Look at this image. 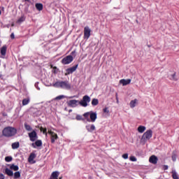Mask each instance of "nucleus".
<instances>
[{"label":"nucleus","mask_w":179,"mask_h":179,"mask_svg":"<svg viewBox=\"0 0 179 179\" xmlns=\"http://www.w3.org/2000/svg\"><path fill=\"white\" fill-rule=\"evenodd\" d=\"M53 87H57L59 89H65L66 90H70L71 84L68 81H57L52 84Z\"/></svg>","instance_id":"1"},{"label":"nucleus","mask_w":179,"mask_h":179,"mask_svg":"<svg viewBox=\"0 0 179 179\" xmlns=\"http://www.w3.org/2000/svg\"><path fill=\"white\" fill-rule=\"evenodd\" d=\"M17 132V130L15 127H8L3 129V135L7 138H10V136H15Z\"/></svg>","instance_id":"2"},{"label":"nucleus","mask_w":179,"mask_h":179,"mask_svg":"<svg viewBox=\"0 0 179 179\" xmlns=\"http://www.w3.org/2000/svg\"><path fill=\"white\" fill-rule=\"evenodd\" d=\"M153 135V131L151 129L147 130L142 136L141 143L145 145Z\"/></svg>","instance_id":"3"},{"label":"nucleus","mask_w":179,"mask_h":179,"mask_svg":"<svg viewBox=\"0 0 179 179\" xmlns=\"http://www.w3.org/2000/svg\"><path fill=\"white\" fill-rule=\"evenodd\" d=\"M77 121H83V122H90V112H87L82 115H77L76 117Z\"/></svg>","instance_id":"4"},{"label":"nucleus","mask_w":179,"mask_h":179,"mask_svg":"<svg viewBox=\"0 0 179 179\" xmlns=\"http://www.w3.org/2000/svg\"><path fill=\"white\" fill-rule=\"evenodd\" d=\"M90 100V97L89 96L85 95L83 96V100L79 101L80 105L82 106V107H87V103H89Z\"/></svg>","instance_id":"5"},{"label":"nucleus","mask_w":179,"mask_h":179,"mask_svg":"<svg viewBox=\"0 0 179 179\" xmlns=\"http://www.w3.org/2000/svg\"><path fill=\"white\" fill-rule=\"evenodd\" d=\"M28 136L31 142H35V141H37L38 138V136H37V132H36V131L34 130L29 133Z\"/></svg>","instance_id":"6"},{"label":"nucleus","mask_w":179,"mask_h":179,"mask_svg":"<svg viewBox=\"0 0 179 179\" xmlns=\"http://www.w3.org/2000/svg\"><path fill=\"white\" fill-rule=\"evenodd\" d=\"M72 61H73V57L69 55L62 60V64L64 65H68V64H71Z\"/></svg>","instance_id":"7"},{"label":"nucleus","mask_w":179,"mask_h":179,"mask_svg":"<svg viewBox=\"0 0 179 179\" xmlns=\"http://www.w3.org/2000/svg\"><path fill=\"white\" fill-rule=\"evenodd\" d=\"M78 69V65H76L73 67L69 68L66 70L65 76H68V75H71V73H73L75 71Z\"/></svg>","instance_id":"8"},{"label":"nucleus","mask_w":179,"mask_h":179,"mask_svg":"<svg viewBox=\"0 0 179 179\" xmlns=\"http://www.w3.org/2000/svg\"><path fill=\"white\" fill-rule=\"evenodd\" d=\"M67 104L69 107H77V106H79L80 102L76 99H73L67 101Z\"/></svg>","instance_id":"9"},{"label":"nucleus","mask_w":179,"mask_h":179,"mask_svg":"<svg viewBox=\"0 0 179 179\" xmlns=\"http://www.w3.org/2000/svg\"><path fill=\"white\" fill-rule=\"evenodd\" d=\"M48 134L51 136L52 143H54V142H55V141H57V139H58V135H57V134L52 131L51 130L48 131Z\"/></svg>","instance_id":"10"},{"label":"nucleus","mask_w":179,"mask_h":179,"mask_svg":"<svg viewBox=\"0 0 179 179\" xmlns=\"http://www.w3.org/2000/svg\"><path fill=\"white\" fill-rule=\"evenodd\" d=\"M90 37V29L89 27H86L84 29V38L85 40H88Z\"/></svg>","instance_id":"11"},{"label":"nucleus","mask_w":179,"mask_h":179,"mask_svg":"<svg viewBox=\"0 0 179 179\" xmlns=\"http://www.w3.org/2000/svg\"><path fill=\"white\" fill-rule=\"evenodd\" d=\"M96 120H97V113L96 112H90V122H96Z\"/></svg>","instance_id":"12"},{"label":"nucleus","mask_w":179,"mask_h":179,"mask_svg":"<svg viewBox=\"0 0 179 179\" xmlns=\"http://www.w3.org/2000/svg\"><path fill=\"white\" fill-rule=\"evenodd\" d=\"M138 101H138V99H136L131 100L129 103L130 108H135V107H136L138 106Z\"/></svg>","instance_id":"13"},{"label":"nucleus","mask_w":179,"mask_h":179,"mask_svg":"<svg viewBox=\"0 0 179 179\" xmlns=\"http://www.w3.org/2000/svg\"><path fill=\"white\" fill-rule=\"evenodd\" d=\"M120 85H122V86H127V85H129L131 83V79H122L120 80Z\"/></svg>","instance_id":"14"},{"label":"nucleus","mask_w":179,"mask_h":179,"mask_svg":"<svg viewBox=\"0 0 179 179\" xmlns=\"http://www.w3.org/2000/svg\"><path fill=\"white\" fill-rule=\"evenodd\" d=\"M31 145L34 147V148H36V146H37L38 148H40V146H42L43 145V142L41 141V140H38L36 141L35 143H33L31 144Z\"/></svg>","instance_id":"15"},{"label":"nucleus","mask_w":179,"mask_h":179,"mask_svg":"<svg viewBox=\"0 0 179 179\" xmlns=\"http://www.w3.org/2000/svg\"><path fill=\"white\" fill-rule=\"evenodd\" d=\"M6 45H3L1 50H0V52H1V55L3 56V57H5L6 55Z\"/></svg>","instance_id":"16"},{"label":"nucleus","mask_w":179,"mask_h":179,"mask_svg":"<svg viewBox=\"0 0 179 179\" xmlns=\"http://www.w3.org/2000/svg\"><path fill=\"white\" fill-rule=\"evenodd\" d=\"M138 131L140 134H143V132H145V131H146V127L145 126H139L138 127Z\"/></svg>","instance_id":"17"},{"label":"nucleus","mask_w":179,"mask_h":179,"mask_svg":"<svg viewBox=\"0 0 179 179\" xmlns=\"http://www.w3.org/2000/svg\"><path fill=\"white\" fill-rule=\"evenodd\" d=\"M157 157H150L149 159L150 163H152V164H157Z\"/></svg>","instance_id":"18"},{"label":"nucleus","mask_w":179,"mask_h":179,"mask_svg":"<svg viewBox=\"0 0 179 179\" xmlns=\"http://www.w3.org/2000/svg\"><path fill=\"white\" fill-rule=\"evenodd\" d=\"M5 173L6 174H7V176H9L10 177H12V176H13V171L8 168L5 169Z\"/></svg>","instance_id":"19"},{"label":"nucleus","mask_w":179,"mask_h":179,"mask_svg":"<svg viewBox=\"0 0 179 179\" xmlns=\"http://www.w3.org/2000/svg\"><path fill=\"white\" fill-rule=\"evenodd\" d=\"M24 128L26 131H28L29 132H30L31 131H33V128H31V126L27 124V123H24Z\"/></svg>","instance_id":"20"},{"label":"nucleus","mask_w":179,"mask_h":179,"mask_svg":"<svg viewBox=\"0 0 179 179\" xmlns=\"http://www.w3.org/2000/svg\"><path fill=\"white\" fill-rule=\"evenodd\" d=\"M35 6L37 10H43V4L42 3H36Z\"/></svg>","instance_id":"21"},{"label":"nucleus","mask_w":179,"mask_h":179,"mask_svg":"<svg viewBox=\"0 0 179 179\" xmlns=\"http://www.w3.org/2000/svg\"><path fill=\"white\" fill-rule=\"evenodd\" d=\"M10 169H11V170H14V171H17V170H19V166H17V165L13 164L10 166Z\"/></svg>","instance_id":"22"},{"label":"nucleus","mask_w":179,"mask_h":179,"mask_svg":"<svg viewBox=\"0 0 179 179\" xmlns=\"http://www.w3.org/2000/svg\"><path fill=\"white\" fill-rule=\"evenodd\" d=\"M30 103V99H24L22 100V106H27Z\"/></svg>","instance_id":"23"},{"label":"nucleus","mask_w":179,"mask_h":179,"mask_svg":"<svg viewBox=\"0 0 179 179\" xmlns=\"http://www.w3.org/2000/svg\"><path fill=\"white\" fill-rule=\"evenodd\" d=\"M28 162L30 164H34V163H36V159H34V157H29Z\"/></svg>","instance_id":"24"},{"label":"nucleus","mask_w":179,"mask_h":179,"mask_svg":"<svg viewBox=\"0 0 179 179\" xmlns=\"http://www.w3.org/2000/svg\"><path fill=\"white\" fill-rule=\"evenodd\" d=\"M20 146L19 142H15L12 144L13 149H17Z\"/></svg>","instance_id":"25"},{"label":"nucleus","mask_w":179,"mask_h":179,"mask_svg":"<svg viewBox=\"0 0 179 179\" xmlns=\"http://www.w3.org/2000/svg\"><path fill=\"white\" fill-rule=\"evenodd\" d=\"M172 178L173 179H179L178 175H177L176 171H172Z\"/></svg>","instance_id":"26"},{"label":"nucleus","mask_w":179,"mask_h":179,"mask_svg":"<svg viewBox=\"0 0 179 179\" xmlns=\"http://www.w3.org/2000/svg\"><path fill=\"white\" fill-rule=\"evenodd\" d=\"M92 106H97V104H99V99H92Z\"/></svg>","instance_id":"27"},{"label":"nucleus","mask_w":179,"mask_h":179,"mask_svg":"<svg viewBox=\"0 0 179 179\" xmlns=\"http://www.w3.org/2000/svg\"><path fill=\"white\" fill-rule=\"evenodd\" d=\"M169 78L171 80H177V78L176 77V73H173L172 75L169 76Z\"/></svg>","instance_id":"28"},{"label":"nucleus","mask_w":179,"mask_h":179,"mask_svg":"<svg viewBox=\"0 0 179 179\" xmlns=\"http://www.w3.org/2000/svg\"><path fill=\"white\" fill-rule=\"evenodd\" d=\"M65 95H59L58 96H57L55 100H62V99H65Z\"/></svg>","instance_id":"29"},{"label":"nucleus","mask_w":179,"mask_h":179,"mask_svg":"<svg viewBox=\"0 0 179 179\" xmlns=\"http://www.w3.org/2000/svg\"><path fill=\"white\" fill-rule=\"evenodd\" d=\"M14 177L15 178H20V172L17 171L14 173Z\"/></svg>","instance_id":"30"},{"label":"nucleus","mask_w":179,"mask_h":179,"mask_svg":"<svg viewBox=\"0 0 179 179\" xmlns=\"http://www.w3.org/2000/svg\"><path fill=\"white\" fill-rule=\"evenodd\" d=\"M25 18L24 16L21 17L20 18H19V20H17V23H22V22H24Z\"/></svg>","instance_id":"31"},{"label":"nucleus","mask_w":179,"mask_h":179,"mask_svg":"<svg viewBox=\"0 0 179 179\" xmlns=\"http://www.w3.org/2000/svg\"><path fill=\"white\" fill-rule=\"evenodd\" d=\"M103 113H106V114H108V113H110L108 108H103Z\"/></svg>","instance_id":"32"},{"label":"nucleus","mask_w":179,"mask_h":179,"mask_svg":"<svg viewBox=\"0 0 179 179\" xmlns=\"http://www.w3.org/2000/svg\"><path fill=\"white\" fill-rule=\"evenodd\" d=\"M90 130L91 131H96V126L94 124H92L90 127Z\"/></svg>","instance_id":"33"},{"label":"nucleus","mask_w":179,"mask_h":179,"mask_svg":"<svg viewBox=\"0 0 179 179\" xmlns=\"http://www.w3.org/2000/svg\"><path fill=\"white\" fill-rule=\"evenodd\" d=\"M6 162H12V157H6L5 158Z\"/></svg>","instance_id":"34"},{"label":"nucleus","mask_w":179,"mask_h":179,"mask_svg":"<svg viewBox=\"0 0 179 179\" xmlns=\"http://www.w3.org/2000/svg\"><path fill=\"white\" fill-rule=\"evenodd\" d=\"M131 162H136V157H129Z\"/></svg>","instance_id":"35"},{"label":"nucleus","mask_w":179,"mask_h":179,"mask_svg":"<svg viewBox=\"0 0 179 179\" xmlns=\"http://www.w3.org/2000/svg\"><path fill=\"white\" fill-rule=\"evenodd\" d=\"M29 157H36V154L31 153V154L29 155Z\"/></svg>","instance_id":"36"},{"label":"nucleus","mask_w":179,"mask_h":179,"mask_svg":"<svg viewBox=\"0 0 179 179\" xmlns=\"http://www.w3.org/2000/svg\"><path fill=\"white\" fill-rule=\"evenodd\" d=\"M164 170H169V166L164 165Z\"/></svg>","instance_id":"37"},{"label":"nucleus","mask_w":179,"mask_h":179,"mask_svg":"<svg viewBox=\"0 0 179 179\" xmlns=\"http://www.w3.org/2000/svg\"><path fill=\"white\" fill-rule=\"evenodd\" d=\"M0 179H5L3 174H0Z\"/></svg>","instance_id":"38"},{"label":"nucleus","mask_w":179,"mask_h":179,"mask_svg":"<svg viewBox=\"0 0 179 179\" xmlns=\"http://www.w3.org/2000/svg\"><path fill=\"white\" fill-rule=\"evenodd\" d=\"M122 157H128V153L124 154Z\"/></svg>","instance_id":"39"},{"label":"nucleus","mask_w":179,"mask_h":179,"mask_svg":"<svg viewBox=\"0 0 179 179\" xmlns=\"http://www.w3.org/2000/svg\"><path fill=\"white\" fill-rule=\"evenodd\" d=\"M10 38H15V34H11Z\"/></svg>","instance_id":"40"},{"label":"nucleus","mask_w":179,"mask_h":179,"mask_svg":"<svg viewBox=\"0 0 179 179\" xmlns=\"http://www.w3.org/2000/svg\"><path fill=\"white\" fill-rule=\"evenodd\" d=\"M43 134H47V129H43Z\"/></svg>","instance_id":"41"},{"label":"nucleus","mask_w":179,"mask_h":179,"mask_svg":"<svg viewBox=\"0 0 179 179\" xmlns=\"http://www.w3.org/2000/svg\"><path fill=\"white\" fill-rule=\"evenodd\" d=\"M43 130H44V128H43V127H41V128H40V131H43Z\"/></svg>","instance_id":"42"},{"label":"nucleus","mask_w":179,"mask_h":179,"mask_svg":"<svg viewBox=\"0 0 179 179\" xmlns=\"http://www.w3.org/2000/svg\"><path fill=\"white\" fill-rule=\"evenodd\" d=\"M86 128H87V131H90V129H89V126H87Z\"/></svg>","instance_id":"43"},{"label":"nucleus","mask_w":179,"mask_h":179,"mask_svg":"<svg viewBox=\"0 0 179 179\" xmlns=\"http://www.w3.org/2000/svg\"><path fill=\"white\" fill-rule=\"evenodd\" d=\"M150 157H156V155H152Z\"/></svg>","instance_id":"44"},{"label":"nucleus","mask_w":179,"mask_h":179,"mask_svg":"<svg viewBox=\"0 0 179 179\" xmlns=\"http://www.w3.org/2000/svg\"><path fill=\"white\" fill-rule=\"evenodd\" d=\"M173 162H176V158H173Z\"/></svg>","instance_id":"45"},{"label":"nucleus","mask_w":179,"mask_h":179,"mask_svg":"<svg viewBox=\"0 0 179 179\" xmlns=\"http://www.w3.org/2000/svg\"><path fill=\"white\" fill-rule=\"evenodd\" d=\"M69 99H73V96H70Z\"/></svg>","instance_id":"46"},{"label":"nucleus","mask_w":179,"mask_h":179,"mask_svg":"<svg viewBox=\"0 0 179 179\" xmlns=\"http://www.w3.org/2000/svg\"><path fill=\"white\" fill-rule=\"evenodd\" d=\"M71 54H75V51L72 52Z\"/></svg>","instance_id":"47"},{"label":"nucleus","mask_w":179,"mask_h":179,"mask_svg":"<svg viewBox=\"0 0 179 179\" xmlns=\"http://www.w3.org/2000/svg\"><path fill=\"white\" fill-rule=\"evenodd\" d=\"M38 90H40V87H37Z\"/></svg>","instance_id":"48"},{"label":"nucleus","mask_w":179,"mask_h":179,"mask_svg":"<svg viewBox=\"0 0 179 179\" xmlns=\"http://www.w3.org/2000/svg\"><path fill=\"white\" fill-rule=\"evenodd\" d=\"M124 159H128V157H124Z\"/></svg>","instance_id":"49"},{"label":"nucleus","mask_w":179,"mask_h":179,"mask_svg":"<svg viewBox=\"0 0 179 179\" xmlns=\"http://www.w3.org/2000/svg\"><path fill=\"white\" fill-rule=\"evenodd\" d=\"M35 86H37V84H35Z\"/></svg>","instance_id":"50"},{"label":"nucleus","mask_w":179,"mask_h":179,"mask_svg":"<svg viewBox=\"0 0 179 179\" xmlns=\"http://www.w3.org/2000/svg\"><path fill=\"white\" fill-rule=\"evenodd\" d=\"M0 15H1V10H0Z\"/></svg>","instance_id":"51"},{"label":"nucleus","mask_w":179,"mask_h":179,"mask_svg":"<svg viewBox=\"0 0 179 179\" xmlns=\"http://www.w3.org/2000/svg\"><path fill=\"white\" fill-rule=\"evenodd\" d=\"M25 1H29V0H25Z\"/></svg>","instance_id":"52"}]
</instances>
